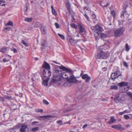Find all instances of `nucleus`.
Here are the masks:
<instances>
[{
	"instance_id": "nucleus-29",
	"label": "nucleus",
	"mask_w": 132,
	"mask_h": 132,
	"mask_svg": "<svg viewBox=\"0 0 132 132\" xmlns=\"http://www.w3.org/2000/svg\"><path fill=\"white\" fill-rule=\"evenodd\" d=\"M21 43H22L23 44L27 47H28L29 46V44L25 42L24 40H22Z\"/></svg>"
},
{
	"instance_id": "nucleus-1",
	"label": "nucleus",
	"mask_w": 132,
	"mask_h": 132,
	"mask_svg": "<svg viewBox=\"0 0 132 132\" xmlns=\"http://www.w3.org/2000/svg\"><path fill=\"white\" fill-rule=\"evenodd\" d=\"M62 73L61 71H60L57 67L55 68L54 69L53 73V78L51 79V83H55L58 81L60 80L61 78L62 77L64 79L68 78V75L69 73L68 72Z\"/></svg>"
},
{
	"instance_id": "nucleus-36",
	"label": "nucleus",
	"mask_w": 132,
	"mask_h": 132,
	"mask_svg": "<svg viewBox=\"0 0 132 132\" xmlns=\"http://www.w3.org/2000/svg\"><path fill=\"white\" fill-rule=\"evenodd\" d=\"M35 111L37 112H40L42 113L43 112V110L41 109H35Z\"/></svg>"
},
{
	"instance_id": "nucleus-20",
	"label": "nucleus",
	"mask_w": 132,
	"mask_h": 132,
	"mask_svg": "<svg viewBox=\"0 0 132 132\" xmlns=\"http://www.w3.org/2000/svg\"><path fill=\"white\" fill-rule=\"evenodd\" d=\"M11 109L12 110H15L17 109L16 105L12 103L11 107Z\"/></svg>"
},
{
	"instance_id": "nucleus-21",
	"label": "nucleus",
	"mask_w": 132,
	"mask_h": 132,
	"mask_svg": "<svg viewBox=\"0 0 132 132\" xmlns=\"http://www.w3.org/2000/svg\"><path fill=\"white\" fill-rule=\"evenodd\" d=\"M51 7L52 9V14L55 15H56L57 14V13L53 6L51 5Z\"/></svg>"
},
{
	"instance_id": "nucleus-6",
	"label": "nucleus",
	"mask_w": 132,
	"mask_h": 132,
	"mask_svg": "<svg viewBox=\"0 0 132 132\" xmlns=\"http://www.w3.org/2000/svg\"><path fill=\"white\" fill-rule=\"evenodd\" d=\"M27 128V126L22 125L21 124H18L15 126L13 127V129L15 130H17L20 128V132H25L26 129Z\"/></svg>"
},
{
	"instance_id": "nucleus-27",
	"label": "nucleus",
	"mask_w": 132,
	"mask_h": 132,
	"mask_svg": "<svg viewBox=\"0 0 132 132\" xmlns=\"http://www.w3.org/2000/svg\"><path fill=\"white\" fill-rule=\"evenodd\" d=\"M32 19L31 18H26L24 20L28 22H30L32 21Z\"/></svg>"
},
{
	"instance_id": "nucleus-62",
	"label": "nucleus",
	"mask_w": 132,
	"mask_h": 132,
	"mask_svg": "<svg viewBox=\"0 0 132 132\" xmlns=\"http://www.w3.org/2000/svg\"><path fill=\"white\" fill-rule=\"evenodd\" d=\"M125 111H123V112H121L119 113V114L120 115H122V114L125 113Z\"/></svg>"
},
{
	"instance_id": "nucleus-40",
	"label": "nucleus",
	"mask_w": 132,
	"mask_h": 132,
	"mask_svg": "<svg viewBox=\"0 0 132 132\" xmlns=\"http://www.w3.org/2000/svg\"><path fill=\"white\" fill-rule=\"evenodd\" d=\"M40 22H37L35 25V27H38L40 26Z\"/></svg>"
},
{
	"instance_id": "nucleus-56",
	"label": "nucleus",
	"mask_w": 132,
	"mask_h": 132,
	"mask_svg": "<svg viewBox=\"0 0 132 132\" xmlns=\"http://www.w3.org/2000/svg\"><path fill=\"white\" fill-rule=\"evenodd\" d=\"M84 10H86L89 11L90 10V9H89L86 6L84 7Z\"/></svg>"
},
{
	"instance_id": "nucleus-18",
	"label": "nucleus",
	"mask_w": 132,
	"mask_h": 132,
	"mask_svg": "<svg viewBox=\"0 0 132 132\" xmlns=\"http://www.w3.org/2000/svg\"><path fill=\"white\" fill-rule=\"evenodd\" d=\"M112 127L117 130H120L121 128V125H113L112 126Z\"/></svg>"
},
{
	"instance_id": "nucleus-46",
	"label": "nucleus",
	"mask_w": 132,
	"mask_h": 132,
	"mask_svg": "<svg viewBox=\"0 0 132 132\" xmlns=\"http://www.w3.org/2000/svg\"><path fill=\"white\" fill-rule=\"evenodd\" d=\"M70 5L69 2H68L67 4V8L69 10L70 8Z\"/></svg>"
},
{
	"instance_id": "nucleus-23",
	"label": "nucleus",
	"mask_w": 132,
	"mask_h": 132,
	"mask_svg": "<svg viewBox=\"0 0 132 132\" xmlns=\"http://www.w3.org/2000/svg\"><path fill=\"white\" fill-rule=\"evenodd\" d=\"M41 45L43 47L42 48H44L46 45V41L44 40H43L42 42Z\"/></svg>"
},
{
	"instance_id": "nucleus-10",
	"label": "nucleus",
	"mask_w": 132,
	"mask_h": 132,
	"mask_svg": "<svg viewBox=\"0 0 132 132\" xmlns=\"http://www.w3.org/2000/svg\"><path fill=\"white\" fill-rule=\"evenodd\" d=\"M7 101V99L6 97L0 96V102H2L4 105L5 106L8 105V103L6 102Z\"/></svg>"
},
{
	"instance_id": "nucleus-49",
	"label": "nucleus",
	"mask_w": 132,
	"mask_h": 132,
	"mask_svg": "<svg viewBox=\"0 0 132 132\" xmlns=\"http://www.w3.org/2000/svg\"><path fill=\"white\" fill-rule=\"evenodd\" d=\"M91 17L92 19H96V16L95 14H93L91 15Z\"/></svg>"
},
{
	"instance_id": "nucleus-59",
	"label": "nucleus",
	"mask_w": 132,
	"mask_h": 132,
	"mask_svg": "<svg viewBox=\"0 0 132 132\" xmlns=\"http://www.w3.org/2000/svg\"><path fill=\"white\" fill-rule=\"evenodd\" d=\"M102 69L103 71H105L107 69L106 67H104L102 68Z\"/></svg>"
},
{
	"instance_id": "nucleus-30",
	"label": "nucleus",
	"mask_w": 132,
	"mask_h": 132,
	"mask_svg": "<svg viewBox=\"0 0 132 132\" xmlns=\"http://www.w3.org/2000/svg\"><path fill=\"white\" fill-rule=\"evenodd\" d=\"M125 98L123 97H121L120 98H119L118 100V103L120 102V103H122L124 100Z\"/></svg>"
},
{
	"instance_id": "nucleus-9",
	"label": "nucleus",
	"mask_w": 132,
	"mask_h": 132,
	"mask_svg": "<svg viewBox=\"0 0 132 132\" xmlns=\"http://www.w3.org/2000/svg\"><path fill=\"white\" fill-rule=\"evenodd\" d=\"M78 27L79 29L80 33L81 35H83V32H85V29L82 26L81 24L79 23L78 24Z\"/></svg>"
},
{
	"instance_id": "nucleus-24",
	"label": "nucleus",
	"mask_w": 132,
	"mask_h": 132,
	"mask_svg": "<svg viewBox=\"0 0 132 132\" xmlns=\"http://www.w3.org/2000/svg\"><path fill=\"white\" fill-rule=\"evenodd\" d=\"M6 97L7 99V102H7L8 103V101H9L10 100H12L13 99V98H12V97L10 95L7 96V97Z\"/></svg>"
},
{
	"instance_id": "nucleus-26",
	"label": "nucleus",
	"mask_w": 132,
	"mask_h": 132,
	"mask_svg": "<svg viewBox=\"0 0 132 132\" xmlns=\"http://www.w3.org/2000/svg\"><path fill=\"white\" fill-rule=\"evenodd\" d=\"M127 94L130 98L132 100V93L130 92H127Z\"/></svg>"
},
{
	"instance_id": "nucleus-28",
	"label": "nucleus",
	"mask_w": 132,
	"mask_h": 132,
	"mask_svg": "<svg viewBox=\"0 0 132 132\" xmlns=\"http://www.w3.org/2000/svg\"><path fill=\"white\" fill-rule=\"evenodd\" d=\"M42 33L44 35H45L46 33L45 29L44 28H41L40 29Z\"/></svg>"
},
{
	"instance_id": "nucleus-7",
	"label": "nucleus",
	"mask_w": 132,
	"mask_h": 132,
	"mask_svg": "<svg viewBox=\"0 0 132 132\" xmlns=\"http://www.w3.org/2000/svg\"><path fill=\"white\" fill-rule=\"evenodd\" d=\"M51 72L50 70L47 69H44L43 71V74L44 78L49 79L51 75Z\"/></svg>"
},
{
	"instance_id": "nucleus-14",
	"label": "nucleus",
	"mask_w": 132,
	"mask_h": 132,
	"mask_svg": "<svg viewBox=\"0 0 132 132\" xmlns=\"http://www.w3.org/2000/svg\"><path fill=\"white\" fill-rule=\"evenodd\" d=\"M95 28L97 30L99 31H101L103 30L102 28L99 25H97L95 26Z\"/></svg>"
},
{
	"instance_id": "nucleus-47",
	"label": "nucleus",
	"mask_w": 132,
	"mask_h": 132,
	"mask_svg": "<svg viewBox=\"0 0 132 132\" xmlns=\"http://www.w3.org/2000/svg\"><path fill=\"white\" fill-rule=\"evenodd\" d=\"M11 50L12 51H13V52L14 53H17V51L16 49L15 48H14L13 49H12Z\"/></svg>"
},
{
	"instance_id": "nucleus-5",
	"label": "nucleus",
	"mask_w": 132,
	"mask_h": 132,
	"mask_svg": "<svg viewBox=\"0 0 132 132\" xmlns=\"http://www.w3.org/2000/svg\"><path fill=\"white\" fill-rule=\"evenodd\" d=\"M109 56V54L101 51V52L98 53L97 55L96 59H106Z\"/></svg>"
},
{
	"instance_id": "nucleus-12",
	"label": "nucleus",
	"mask_w": 132,
	"mask_h": 132,
	"mask_svg": "<svg viewBox=\"0 0 132 132\" xmlns=\"http://www.w3.org/2000/svg\"><path fill=\"white\" fill-rule=\"evenodd\" d=\"M118 85L120 87L127 86L128 85V84L126 82L122 81L119 83L118 84Z\"/></svg>"
},
{
	"instance_id": "nucleus-48",
	"label": "nucleus",
	"mask_w": 132,
	"mask_h": 132,
	"mask_svg": "<svg viewBox=\"0 0 132 132\" xmlns=\"http://www.w3.org/2000/svg\"><path fill=\"white\" fill-rule=\"evenodd\" d=\"M123 65L125 67L127 68L128 67V65L127 63L125 61L123 62Z\"/></svg>"
},
{
	"instance_id": "nucleus-34",
	"label": "nucleus",
	"mask_w": 132,
	"mask_h": 132,
	"mask_svg": "<svg viewBox=\"0 0 132 132\" xmlns=\"http://www.w3.org/2000/svg\"><path fill=\"white\" fill-rule=\"evenodd\" d=\"M39 128L38 127H37L33 128L32 129V131L34 132H36L38 130Z\"/></svg>"
},
{
	"instance_id": "nucleus-8",
	"label": "nucleus",
	"mask_w": 132,
	"mask_h": 132,
	"mask_svg": "<svg viewBox=\"0 0 132 132\" xmlns=\"http://www.w3.org/2000/svg\"><path fill=\"white\" fill-rule=\"evenodd\" d=\"M67 39L72 45H73L76 44L78 42L80 41V39L74 40L72 37L69 36L67 37Z\"/></svg>"
},
{
	"instance_id": "nucleus-16",
	"label": "nucleus",
	"mask_w": 132,
	"mask_h": 132,
	"mask_svg": "<svg viewBox=\"0 0 132 132\" xmlns=\"http://www.w3.org/2000/svg\"><path fill=\"white\" fill-rule=\"evenodd\" d=\"M49 79L44 78L43 84L45 86H47Z\"/></svg>"
},
{
	"instance_id": "nucleus-60",
	"label": "nucleus",
	"mask_w": 132,
	"mask_h": 132,
	"mask_svg": "<svg viewBox=\"0 0 132 132\" xmlns=\"http://www.w3.org/2000/svg\"><path fill=\"white\" fill-rule=\"evenodd\" d=\"M88 125L87 124H85L82 127V128L83 129H84Z\"/></svg>"
},
{
	"instance_id": "nucleus-22",
	"label": "nucleus",
	"mask_w": 132,
	"mask_h": 132,
	"mask_svg": "<svg viewBox=\"0 0 132 132\" xmlns=\"http://www.w3.org/2000/svg\"><path fill=\"white\" fill-rule=\"evenodd\" d=\"M110 87L111 89H114L117 90L118 89L117 86L116 85L111 86Z\"/></svg>"
},
{
	"instance_id": "nucleus-50",
	"label": "nucleus",
	"mask_w": 132,
	"mask_h": 132,
	"mask_svg": "<svg viewBox=\"0 0 132 132\" xmlns=\"http://www.w3.org/2000/svg\"><path fill=\"white\" fill-rule=\"evenodd\" d=\"M55 24L56 28H58L60 27V26L59 24L57 23H55Z\"/></svg>"
},
{
	"instance_id": "nucleus-25",
	"label": "nucleus",
	"mask_w": 132,
	"mask_h": 132,
	"mask_svg": "<svg viewBox=\"0 0 132 132\" xmlns=\"http://www.w3.org/2000/svg\"><path fill=\"white\" fill-rule=\"evenodd\" d=\"M119 97L120 95L118 94L115 97L114 100L115 101L116 103H118V100L119 99Z\"/></svg>"
},
{
	"instance_id": "nucleus-51",
	"label": "nucleus",
	"mask_w": 132,
	"mask_h": 132,
	"mask_svg": "<svg viewBox=\"0 0 132 132\" xmlns=\"http://www.w3.org/2000/svg\"><path fill=\"white\" fill-rule=\"evenodd\" d=\"M62 122V121L61 120H59L57 121V123L58 124H60V125H62V124L61 123Z\"/></svg>"
},
{
	"instance_id": "nucleus-44",
	"label": "nucleus",
	"mask_w": 132,
	"mask_h": 132,
	"mask_svg": "<svg viewBox=\"0 0 132 132\" xmlns=\"http://www.w3.org/2000/svg\"><path fill=\"white\" fill-rule=\"evenodd\" d=\"M99 34L98 32H97L94 34V36L96 39L99 36Z\"/></svg>"
},
{
	"instance_id": "nucleus-15",
	"label": "nucleus",
	"mask_w": 132,
	"mask_h": 132,
	"mask_svg": "<svg viewBox=\"0 0 132 132\" xmlns=\"http://www.w3.org/2000/svg\"><path fill=\"white\" fill-rule=\"evenodd\" d=\"M116 120L113 117H110V119L108 121V123L109 124H111L116 121Z\"/></svg>"
},
{
	"instance_id": "nucleus-31",
	"label": "nucleus",
	"mask_w": 132,
	"mask_h": 132,
	"mask_svg": "<svg viewBox=\"0 0 132 132\" xmlns=\"http://www.w3.org/2000/svg\"><path fill=\"white\" fill-rule=\"evenodd\" d=\"M5 2L4 0H0V5L2 6H5V4L3 3H5Z\"/></svg>"
},
{
	"instance_id": "nucleus-53",
	"label": "nucleus",
	"mask_w": 132,
	"mask_h": 132,
	"mask_svg": "<svg viewBox=\"0 0 132 132\" xmlns=\"http://www.w3.org/2000/svg\"><path fill=\"white\" fill-rule=\"evenodd\" d=\"M84 16L87 19V20H89V19L88 17V16H87V15L86 14V13H85V14H84Z\"/></svg>"
},
{
	"instance_id": "nucleus-39",
	"label": "nucleus",
	"mask_w": 132,
	"mask_h": 132,
	"mask_svg": "<svg viewBox=\"0 0 132 132\" xmlns=\"http://www.w3.org/2000/svg\"><path fill=\"white\" fill-rule=\"evenodd\" d=\"M71 27L75 29H76L77 28V26L74 23H72L71 24Z\"/></svg>"
},
{
	"instance_id": "nucleus-32",
	"label": "nucleus",
	"mask_w": 132,
	"mask_h": 132,
	"mask_svg": "<svg viewBox=\"0 0 132 132\" xmlns=\"http://www.w3.org/2000/svg\"><path fill=\"white\" fill-rule=\"evenodd\" d=\"M100 36L102 38H105L107 37V35L103 33H101Z\"/></svg>"
},
{
	"instance_id": "nucleus-55",
	"label": "nucleus",
	"mask_w": 132,
	"mask_h": 132,
	"mask_svg": "<svg viewBox=\"0 0 132 132\" xmlns=\"http://www.w3.org/2000/svg\"><path fill=\"white\" fill-rule=\"evenodd\" d=\"M103 4L102 6L104 7H105L106 6H108L109 5V4L108 3H107L106 5H105L103 4Z\"/></svg>"
},
{
	"instance_id": "nucleus-13",
	"label": "nucleus",
	"mask_w": 132,
	"mask_h": 132,
	"mask_svg": "<svg viewBox=\"0 0 132 132\" xmlns=\"http://www.w3.org/2000/svg\"><path fill=\"white\" fill-rule=\"evenodd\" d=\"M53 118L52 116L50 115H47L46 116H41L39 117V118H38V119L41 121V119L39 118H44V120L45 119L47 118Z\"/></svg>"
},
{
	"instance_id": "nucleus-58",
	"label": "nucleus",
	"mask_w": 132,
	"mask_h": 132,
	"mask_svg": "<svg viewBox=\"0 0 132 132\" xmlns=\"http://www.w3.org/2000/svg\"><path fill=\"white\" fill-rule=\"evenodd\" d=\"M9 61V60H7L6 58H4L3 59V61L4 62H8Z\"/></svg>"
},
{
	"instance_id": "nucleus-57",
	"label": "nucleus",
	"mask_w": 132,
	"mask_h": 132,
	"mask_svg": "<svg viewBox=\"0 0 132 132\" xmlns=\"http://www.w3.org/2000/svg\"><path fill=\"white\" fill-rule=\"evenodd\" d=\"M39 122H38L35 121L32 122V125H34L36 123H38Z\"/></svg>"
},
{
	"instance_id": "nucleus-19",
	"label": "nucleus",
	"mask_w": 132,
	"mask_h": 132,
	"mask_svg": "<svg viewBox=\"0 0 132 132\" xmlns=\"http://www.w3.org/2000/svg\"><path fill=\"white\" fill-rule=\"evenodd\" d=\"M63 85L64 86L66 87L70 86L71 85V83L68 80L67 81L63 84Z\"/></svg>"
},
{
	"instance_id": "nucleus-17",
	"label": "nucleus",
	"mask_w": 132,
	"mask_h": 132,
	"mask_svg": "<svg viewBox=\"0 0 132 132\" xmlns=\"http://www.w3.org/2000/svg\"><path fill=\"white\" fill-rule=\"evenodd\" d=\"M7 49L8 48L7 47H4L0 49V52L3 53H5L6 52Z\"/></svg>"
},
{
	"instance_id": "nucleus-2",
	"label": "nucleus",
	"mask_w": 132,
	"mask_h": 132,
	"mask_svg": "<svg viewBox=\"0 0 132 132\" xmlns=\"http://www.w3.org/2000/svg\"><path fill=\"white\" fill-rule=\"evenodd\" d=\"M59 68L64 71H66L68 72L70 74V77L68 79V80L71 83H76L77 81L76 79L73 75L72 73V70L69 69L68 68L62 65L59 66Z\"/></svg>"
},
{
	"instance_id": "nucleus-35",
	"label": "nucleus",
	"mask_w": 132,
	"mask_h": 132,
	"mask_svg": "<svg viewBox=\"0 0 132 132\" xmlns=\"http://www.w3.org/2000/svg\"><path fill=\"white\" fill-rule=\"evenodd\" d=\"M130 48L127 44H126L125 45V50L127 51H128L129 50Z\"/></svg>"
},
{
	"instance_id": "nucleus-41",
	"label": "nucleus",
	"mask_w": 132,
	"mask_h": 132,
	"mask_svg": "<svg viewBox=\"0 0 132 132\" xmlns=\"http://www.w3.org/2000/svg\"><path fill=\"white\" fill-rule=\"evenodd\" d=\"M90 79H91V78H90V77L89 76H88V77L86 79L85 81H86V82H89V81L90 80Z\"/></svg>"
},
{
	"instance_id": "nucleus-61",
	"label": "nucleus",
	"mask_w": 132,
	"mask_h": 132,
	"mask_svg": "<svg viewBox=\"0 0 132 132\" xmlns=\"http://www.w3.org/2000/svg\"><path fill=\"white\" fill-rule=\"evenodd\" d=\"M11 27H7L5 28V29L6 30H10L11 29Z\"/></svg>"
},
{
	"instance_id": "nucleus-54",
	"label": "nucleus",
	"mask_w": 132,
	"mask_h": 132,
	"mask_svg": "<svg viewBox=\"0 0 132 132\" xmlns=\"http://www.w3.org/2000/svg\"><path fill=\"white\" fill-rule=\"evenodd\" d=\"M84 16L87 19V20H89V19L88 17V16H87V15L86 14V13H85V14H84Z\"/></svg>"
},
{
	"instance_id": "nucleus-63",
	"label": "nucleus",
	"mask_w": 132,
	"mask_h": 132,
	"mask_svg": "<svg viewBox=\"0 0 132 132\" xmlns=\"http://www.w3.org/2000/svg\"><path fill=\"white\" fill-rule=\"evenodd\" d=\"M70 122H71V121L70 120L67 122H65L64 124H70Z\"/></svg>"
},
{
	"instance_id": "nucleus-42",
	"label": "nucleus",
	"mask_w": 132,
	"mask_h": 132,
	"mask_svg": "<svg viewBox=\"0 0 132 132\" xmlns=\"http://www.w3.org/2000/svg\"><path fill=\"white\" fill-rule=\"evenodd\" d=\"M7 25L11 26H13V23L10 21H9L7 23Z\"/></svg>"
},
{
	"instance_id": "nucleus-3",
	"label": "nucleus",
	"mask_w": 132,
	"mask_h": 132,
	"mask_svg": "<svg viewBox=\"0 0 132 132\" xmlns=\"http://www.w3.org/2000/svg\"><path fill=\"white\" fill-rule=\"evenodd\" d=\"M116 70L111 74L110 76L111 79L114 81L118 77L122 76L121 73L118 67H116Z\"/></svg>"
},
{
	"instance_id": "nucleus-38",
	"label": "nucleus",
	"mask_w": 132,
	"mask_h": 132,
	"mask_svg": "<svg viewBox=\"0 0 132 132\" xmlns=\"http://www.w3.org/2000/svg\"><path fill=\"white\" fill-rule=\"evenodd\" d=\"M58 36L62 39L64 40L65 39V37L64 35H61L59 33L57 34Z\"/></svg>"
},
{
	"instance_id": "nucleus-4",
	"label": "nucleus",
	"mask_w": 132,
	"mask_h": 132,
	"mask_svg": "<svg viewBox=\"0 0 132 132\" xmlns=\"http://www.w3.org/2000/svg\"><path fill=\"white\" fill-rule=\"evenodd\" d=\"M125 30L123 27H120L114 31V35L115 37H117L122 35Z\"/></svg>"
},
{
	"instance_id": "nucleus-45",
	"label": "nucleus",
	"mask_w": 132,
	"mask_h": 132,
	"mask_svg": "<svg viewBox=\"0 0 132 132\" xmlns=\"http://www.w3.org/2000/svg\"><path fill=\"white\" fill-rule=\"evenodd\" d=\"M43 102L44 104L46 105H48L49 104L48 102L45 100H43Z\"/></svg>"
},
{
	"instance_id": "nucleus-11",
	"label": "nucleus",
	"mask_w": 132,
	"mask_h": 132,
	"mask_svg": "<svg viewBox=\"0 0 132 132\" xmlns=\"http://www.w3.org/2000/svg\"><path fill=\"white\" fill-rule=\"evenodd\" d=\"M42 67L45 69H47L50 70V66L49 64L47 62L44 61V64L42 65Z\"/></svg>"
},
{
	"instance_id": "nucleus-43",
	"label": "nucleus",
	"mask_w": 132,
	"mask_h": 132,
	"mask_svg": "<svg viewBox=\"0 0 132 132\" xmlns=\"http://www.w3.org/2000/svg\"><path fill=\"white\" fill-rule=\"evenodd\" d=\"M124 117L126 119H128L130 118V117L128 115H125L124 116Z\"/></svg>"
},
{
	"instance_id": "nucleus-37",
	"label": "nucleus",
	"mask_w": 132,
	"mask_h": 132,
	"mask_svg": "<svg viewBox=\"0 0 132 132\" xmlns=\"http://www.w3.org/2000/svg\"><path fill=\"white\" fill-rule=\"evenodd\" d=\"M111 14L113 16L114 18H115L116 16L115 14L114 11H111Z\"/></svg>"
},
{
	"instance_id": "nucleus-33",
	"label": "nucleus",
	"mask_w": 132,
	"mask_h": 132,
	"mask_svg": "<svg viewBox=\"0 0 132 132\" xmlns=\"http://www.w3.org/2000/svg\"><path fill=\"white\" fill-rule=\"evenodd\" d=\"M88 77V75L86 74L83 75L81 76L82 78L84 79H86Z\"/></svg>"
},
{
	"instance_id": "nucleus-52",
	"label": "nucleus",
	"mask_w": 132,
	"mask_h": 132,
	"mask_svg": "<svg viewBox=\"0 0 132 132\" xmlns=\"http://www.w3.org/2000/svg\"><path fill=\"white\" fill-rule=\"evenodd\" d=\"M84 16L87 19V20H89V19L88 17V16H87V15L86 14V13H85V14H84Z\"/></svg>"
},
{
	"instance_id": "nucleus-64",
	"label": "nucleus",
	"mask_w": 132,
	"mask_h": 132,
	"mask_svg": "<svg viewBox=\"0 0 132 132\" xmlns=\"http://www.w3.org/2000/svg\"><path fill=\"white\" fill-rule=\"evenodd\" d=\"M126 11H125V12H124L123 14H121V16H124V15H125L126 14Z\"/></svg>"
}]
</instances>
